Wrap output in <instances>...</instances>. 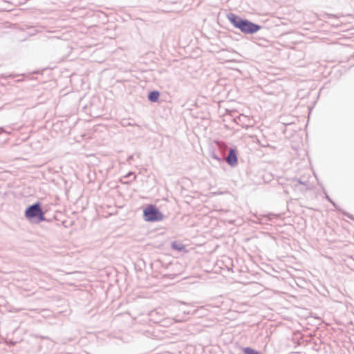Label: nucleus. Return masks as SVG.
<instances>
[{"mask_svg":"<svg viewBox=\"0 0 354 354\" xmlns=\"http://www.w3.org/2000/svg\"><path fill=\"white\" fill-rule=\"evenodd\" d=\"M227 19L233 26L240 30L245 35H253L261 29V26L251 21L242 18L240 16L230 12L227 15Z\"/></svg>","mask_w":354,"mask_h":354,"instance_id":"f257e3e1","label":"nucleus"},{"mask_svg":"<svg viewBox=\"0 0 354 354\" xmlns=\"http://www.w3.org/2000/svg\"><path fill=\"white\" fill-rule=\"evenodd\" d=\"M24 214L26 218L32 223L38 224L46 220L45 212L42 209L41 203L39 201L28 205Z\"/></svg>","mask_w":354,"mask_h":354,"instance_id":"f03ea898","label":"nucleus"},{"mask_svg":"<svg viewBox=\"0 0 354 354\" xmlns=\"http://www.w3.org/2000/svg\"><path fill=\"white\" fill-rule=\"evenodd\" d=\"M162 213L155 205H147L143 209V218L147 222H157L163 219Z\"/></svg>","mask_w":354,"mask_h":354,"instance_id":"7ed1b4c3","label":"nucleus"},{"mask_svg":"<svg viewBox=\"0 0 354 354\" xmlns=\"http://www.w3.org/2000/svg\"><path fill=\"white\" fill-rule=\"evenodd\" d=\"M226 162L231 167H235L238 163V157L236 149H230L225 158Z\"/></svg>","mask_w":354,"mask_h":354,"instance_id":"20e7f679","label":"nucleus"},{"mask_svg":"<svg viewBox=\"0 0 354 354\" xmlns=\"http://www.w3.org/2000/svg\"><path fill=\"white\" fill-rule=\"evenodd\" d=\"M171 247L172 250L178 252L187 253L188 252L185 245L179 241H172L171 243Z\"/></svg>","mask_w":354,"mask_h":354,"instance_id":"39448f33","label":"nucleus"},{"mask_svg":"<svg viewBox=\"0 0 354 354\" xmlns=\"http://www.w3.org/2000/svg\"><path fill=\"white\" fill-rule=\"evenodd\" d=\"M160 96V91H158L157 90H153V91H150L148 93L147 97L150 102H157L159 100Z\"/></svg>","mask_w":354,"mask_h":354,"instance_id":"423d86ee","label":"nucleus"},{"mask_svg":"<svg viewBox=\"0 0 354 354\" xmlns=\"http://www.w3.org/2000/svg\"><path fill=\"white\" fill-rule=\"evenodd\" d=\"M243 354H262L261 352L251 348V347H243L242 348Z\"/></svg>","mask_w":354,"mask_h":354,"instance_id":"0eeeda50","label":"nucleus"},{"mask_svg":"<svg viewBox=\"0 0 354 354\" xmlns=\"http://www.w3.org/2000/svg\"><path fill=\"white\" fill-rule=\"evenodd\" d=\"M210 157L216 160H217L218 162H221L222 161V158L219 157V156L215 153L214 151H212L210 154Z\"/></svg>","mask_w":354,"mask_h":354,"instance_id":"6e6552de","label":"nucleus"},{"mask_svg":"<svg viewBox=\"0 0 354 354\" xmlns=\"http://www.w3.org/2000/svg\"><path fill=\"white\" fill-rule=\"evenodd\" d=\"M293 181L297 182V184L295 185V186H297V184L303 185H307L306 182L302 181L301 179L295 178V179L293 180Z\"/></svg>","mask_w":354,"mask_h":354,"instance_id":"1a4fd4ad","label":"nucleus"},{"mask_svg":"<svg viewBox=\"0 0 354 354\" xmlns=\"http://www.w3.org/2000/svg\"><path fill=\"white\" fill-rule=\"evenodd\" d=\"M133 176V180H136V176L133 172L129 171L127 175L124 176V178H130Z\"/></svg>","mask_w":354,"mask_h":354,"instance_id":"9d476101","label":"nucleus"},{"mask_svg":"<svg viewBox=\"0 0 354 354\" xmlns=\"http://www.w3.org/2000/svg\"><path fill=\"white\" fill-rule=\"evenodd\" d=\"M326 198L337 209L335 202L326 194Z\"/></svg>","mask_w":354,"mask_h":354,"instance_id":"9b49d317","label":"nucleus"},{"mask_svg":"<svg viewBox=\"0 0 354 354\" xmlns=\"http://www.w3.org/2000/svg\"><path fill=\"white\" fill-rule=\"evenodd\" d=\"M160 311H161V309L160 310H158V309L152 310L151 312V313H150V316L153 317L155 314H156V315H158V314L161 315Z\"/></svg>","mask_w":354,"mask_h":354,"instance_id":"f8f14e48","label":"nucleus"},{"mask_svg":"<svg viewBox=\"0 0 354 354\" xmlns=\"http://www.w3.org/2000/svg\"><path fill=\"white\" fill-rule=\"evenodd\" d=\"M343 214H344V215L347 216L348 218H350L351 220H354V216L353 215H351V214H349L348 212H343Z\"/></svg>","mask_w":354,"mask_h":354,"instance_id":"ddd939ff","label":"nucleus"},{"mask_svg":"<svg viewBox=\"0 0 354 354\" xmlns=\"http://www.w3.org/2000/svg\"><path fill=\"white\" fill-rule=\"evenodd\" d=\"M131 159H133V156H129L128 158V160H131Z\"/></svg>","mask_w":354,"mask_h":354,"instance_id":"4468645a","label":"nucleus"}]
</instances>
